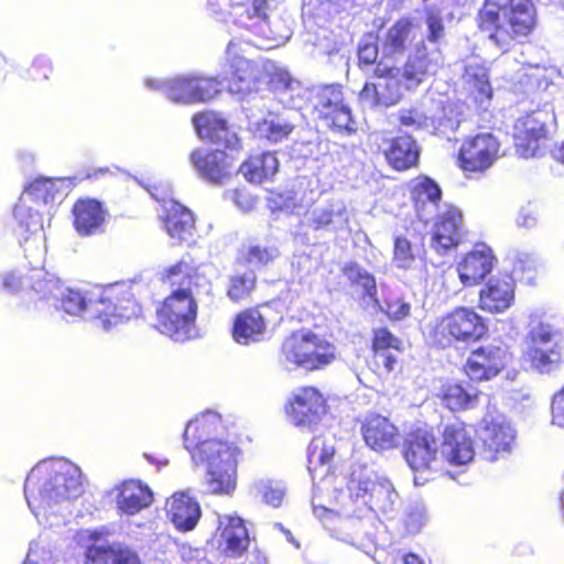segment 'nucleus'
Here are the masks:
<instances>
[{"label":"nucleus","instance_id":"61","mask_svg":"<svg viewBox=\"0 0 564 564\" xmlns=\"http://www.w3.org/2000/svg\"><path fill=\"white\" fill-rule=\"evenodd\" d=\"M372 346L377 352L387 351V349L400 350L401 341L387 328H379L375 332Z\"/></svg>","mask_w":564,"mask_h":564},{"label":"nucleus","instance_id":"50","mask_svg":"<svg viewBox=\"0 0 564 564\" xmlns=\"http://www.w3.org/2000/svg\"><path fill=\"white\" fill-rule=\"evenodd\" d=\"M32 200L28 196L20 197L14 207L13 215L21 229V232L37 234L44 228L41 213L30 205Z\"/></svg>","mask_w":564,"mask_h":564},{"label":"nucleus","instance_id":"51","mask_svg":"<svg viewBox=\"0 0 564 564\" xmlns=\"http://www.w3.org/2000/svg\"><path fill=\"white\" fill-rule=\"evenodd\" d=\"M334 443L333 437L317 436L312 440L307 452V468L313 478L318 467H324L332 460L335 454Z\"/></svg>","mask_w":564,"mask_h":564},{"label":"nucleus","instance_id":"18","mask_svg":"<svg viewBox=\"0 0 564 564\" xmlns=\"http://www.w3.org/2000/svg\"><path fill=\"white\" fill-rule=\"evenodd\" d=\"M500 143L488 132L467 138L459 150V166L466 172H485L498 159Z\"/></svg>","mask_w":564,"mask_h":564},{"label":"nucleus","instance_id":"27","mask_svg":"<svg viewBox=\"0 0 564 564\" xmlns=\"http://www.w3.org/2000/svg\"><path fill=\"white\" fill-rule=\"evenodd\" d=\"M514 301V281L511 276H492L479 291V307L491 314L507 311Z\"/></svg>","mask_w":564,"mask_h":564},{"label":"nucleus","instance_id":"16","mask_svg":"<svg viewBox=\"0 0 564 564\" xmlns=\"http://www.w3.org/2000/svg\"><path fill=\"white\" fill-rule=\"evenodd\" d=\"M441 447L433 433L427 430L420 429L413 434L406 443L404 457L408 465L414 473V484L416 486L424 485L429 477L424 476L435 468Z\"/></svg>","mask_w":564,"mask_h":564},{"label":"nucleus","instance_id":"60","mask_svg":"<svg viewBox=\"0 0 564 564\" xmlns=\"http://www.w3.org/2000/svg\"><path fill=\"white\" fill-rule=\"evenodd\" d=\"M513 262V274L520 278H527L530 280L532 278V273L535 271L536 268V260L535 258L527 252H517L512 257Z\"/></svg>","mask_w":564,"mask_h":564},{"label":"nucleus","instance_id":"13","mask_svg":"<svg viewBox=\"0 0 564 564\" xmlns=\"http://www.w3.org/2000/svg\"><path fill=\"white\" fill-rule=\"evenodd\" d=\"M313 104L318 117L328 128L345 134L356 132L357 123L350 108L344 102V95L338 86L328 85L318 88Z\"/></svg>","mask_w":564,"mask_h":564},{"label":"nucleus","instance_id":"4","mask_svg":"<svg viewBox=\"0 0 564 564\" xmlns=\"http://www.w3.org/2000/svg\"><path fill=\"white\" fill-rule=\"evenodd\" d=\"M478 19L489 41L507 50L514 36L527 35L533 29V6L530 0H486Z\"/></svg>","mask_w":564,"mask_h":564},{"label":"nucleus","instance_id":"5","mask_svg":"<svg viewBox=\"0 0 564 564\" xmlns=\"http://www.w3.org/2000/svg\"><path fill=\"white\" fill-rule=\"evenodd\" d=\"M227 59L230 68L228 89L231 94L246 96L268 84L274 90H294L299 86L291 74L272 61H250L237 53V45L230 42L227 46Z\"/></svg>","mask_w":564,"mask_h":564},{"label":"nucleus","instance_id":"40","mask_svg":"<svg viewBox=\"0 0 564 564\" xmlns=\"http://www.w3.org/2000/svg\"><path fill=\"white\" fill-rule=\"evenodd\" d=\"M72 185L70 178H47L34 180L23 192L32 202H42L44 205L62 199Z\"/></svg>","mask_w":564,"mask_h":564},{"label":"nucleus","instance_id":"6","mask_svg":"<svg viewBox=\"0 0 564 564\" xmlns=\"http://www.w3.org/2000/svg\"><path fill=\"white\" fill-rule=\"evenodd\" d=\"M232 14L237 23L253 33L267 48L286 43L292 35L289 22L283 19L275 0H234Z\"/></svg>","mask_w":564,"mask_h":564},{"label":"nucleus","instance_id":"56","mask_svg":"<svg viewBox=\"0 0 564 564\" xmlns=\"http://www.w3.org/2000/svg\"><path fill=\"white\" fill-rule=\"evenodd\" d=\"M564 346L556 347H535L532 349V365L540 372H550L561 361Z\"/></svg>","mask_w":564,"mask_h":564},{"label":"nucleus","instance_id":"28","mask_svg":"<svg viewBox=\"0 0 564 564\" xmlns=\"http://www.w3.org/2000/svg\"><path fill=\"white\" fill-rule=\"evenodd\" d=\"M193 123L198 137L229 150H238L240 140L236 132L230 131L226 120L215 112H203L194 116Z\"/></svg>","mask_w":564,"mask_h":564},{"label":"nucleus","instance_id":"8","mask_svg":"<svg viewBox=\"0 0 564 564\" xmlns=\"http://www.w3.org/2000/svg\"><path fill=\"white\" fill-rule=\"evenodd\" d=\"M165 279L173 288L170 296L161 304V307H170L182 317L181 321H196L197 301L208 296L212 292V283L207 276L192 263L181 260L165 270Z\"/></svg>","mask_w":564,"mask_h":564},{"label":"nucleus","instance_id":"43","mask_svg":"<svg viewBox=\"0 0 564 564\" xmlns=\"http://www.w3.org/2000/svg\"><path fill=\"white\" fill-rule=\"evenodd\" d=\"M463 79L475 102L478 104L480 108L486 109L492 97V88L489 83L487 69L478 63H469L465 67Z\"/></svg>","mask_w":564,"mask_h":564},{"label":"nucleus","instance_id":"25","mask_svg":"<svg viewBox=\"0 0 564 564\" xmlns=\"http://www.w3.org/2000/svg\"><path fill=\"white\" fill-rule=\"evenodd\" d=\"M463 238V216L459 209L444 206L434 225L431 246L437 252L456 247Z\"/></svg>","mask_w":564,"mask_h":564},{"label":"nucleus","instance_id":"2","mask_svg":"<svg viewBox=\"0 0 564 564\" xmlns=\"http://www.w3.org/2000/svg\"><path fill=\"white\" fill-rule=\"evenodd\" d=\"M68 315L80 316L105 330L131 319L141 308L122 285L95 286L85 292L63 286L53 304Z\"/></svg>","mask_w":564,"mask_h":564},{"label":"nucleus","instance_id":"29","mask_svg":"<svg viewBox=\"0 0 564 564\" xmlns=\"http://www.w3.org/2000/svg\"><path fill=\"white\" fill-rule=\"evenodd\" d=\"M196 172L212 183H223L231 174V158L224 151L197 149L191 154Z\"/></svg>","mask_w":564,"mask_h":564},{"label":"nucleus","instance_id":"22","mask_svg":"<svg viewBox=\"0 0 564 564\" xmlns=\"http://www.w3.org/2000/svg\"><path fill=\"white\" fill-rule=\"evenodd\" d=\"M508 362L505 348L488 345L474 350L467 359L465 371L475 381L489 380Z\"/></svg>","mask_w":564,"mask_h":564},{"label":"nucleus","instance_id":"20","mask_svg":"<svg viewBox=\"0 0 564 564\" xmlns=\"http://www.w3.org/2000/svg\"><path fill=\"white\" fill-rule=\"evenodd\" d=\"M551 119L547 111L538 110L519 118L514 124V145L522 158L536 155L539 141L546 135V123Z\"/></svg>","mask_w":564,"mask_h":564},{"label":"nucleus","instance_id":"63","mask_svg":"<svg viewBox=\"0 0 564 564\" xmlns=\"http://www.w3.org/2000/svg\"><path fill=\"white\" fill-rule=\"evenodd\" d=\"M386 306V314L392 321H402L411 312V304L402 299L390 300Z\"/></svg>","mask_w":564,"mask_h":564},{"label":"nucleus","instance_id":"47","mask_svg":"<svg viewBox=\"0 0 564 564\" xmlns=\"http://www.w3.org/2000/svg\"><path fill=\"white\" fill-rule=\"evenodd\" d=\"M529 318V336L533 348L563 346L560 330L554 328L550 323L543 322L539 312L531 313Z\"/></svg>","mask_w":564,"mask_h":564},{"label":"nucleus","instance_id":"52","mask_svg":"<svg viewBox=\"0 0 564 564\" xmlns=\"http://www.w3.org/2000/svg\"><path fill=\"white\" fill-rule=\"evenodd\" d=\"M442 400L451 411L471 409L478 403V392L474 388L448 384L443 389Z\"/></svg>","mask_w":564,"mask_h":564},{"label":"nucleus","instance_id":"21","mask_svg":"<svg viewBox=\"0 0 564 564\" xmlns=\"http://www.w3.org/2000/svg\"><path fill=\"white\" fill-rule=\"evenodd\" d=\"M440 455L451 465L463 466L473 462L474 442L463 423H454L445 427Z\"/></svg>","mask_w":564,"mask_h":564},{"label":"nucleus","instance_id":"23","mask_svg":"<svg viewBox=\"0 0 564 564\" xmlns=\"http://www.w3.org/2000/svg\"><path fill=\"white\" fill-rule=\"evenodd\" d=\"M361 434L366 445L378 453L397 448L401 443L399 429L388 417L380 414L365 419Z\"/></svg>","mask_w":564,"mask_h":564},{"label":"nucleus","instance_id":"54","mask_svg":"<svg viewBox=\"0 0 564 564\" xmlns=\"http://www.w3.org/2000/svg\"><path fill=\"white\" fill-rule=\"evenodd\" d=\"M257 278L253 271L237 272L229 278L227 296L232 302H241L251 295L256 289Z\"/></svg>","mask_w":564,"mask_h":564},{"label":"nucleus","instance_id":"62","mask_svg":"<svg viewBox=\"0 0 564 564\" xmlns=\"http://www.w3.org/2000/svg\"><path fill=\"white\" fill-rule=\"evenodd\" d=\"M427 39L430 42L436 43L444 35V26L442 23L441 11L430 9L427 13Z\"/></svg>","mask_w":564,"mask_h":564},{"label":"nucleus","instance_id":"34","mask_svg":"<svg viewBox=\"0 0 564 564\" xmlns=\"http://www.w3.org/2000/svg\"><path fill=\"white\" fill-rule=\"evenodd\" d=\"M74 227L80 236L98 234L105 223L106 210L91 198L78 199L73 207Z\"/></svg>","mask_w":564,"mask_h":564},{"label":"nucleus","instance_id":"38","mask_svg":"<svg viewBox=\"0 0 564 564\" xmlns=\"http://www.w3.org/2000/svg\"><path fill=\"white\" fill-rule=\"evenodd\" d=\"M194 216L183 205L171 202L166 207L164 226L171 238L180 242L191 243L194 240Z\"/></svg>","mask_w":564,"mask_h":564},{"label":"nucleus","instance_id":"46","mask_svg":"<svg viewBox=\"0 0 564 564\" xmlns=\"http://www.w3.org/2000/svg\"><path fill=\"white\" fill-rule=\"evenodd\" d=\"M415 37V26L409 19H400L387 32L383 52L392 55L402 53Z\"/></svg>","mask_w":564,"mask_h":564},{"label":"nucleus","instance_id":"33","mask_svg":"<svg viewBox=\"0 0 564 564\" xmlns=\"http://www.w3.org/2000/svg\"><path fill=\"white\" fill-rule=\"evenodd\" d=\"M399 120L403 127L412 129L421 128H453L454 123L446 118V110L443 100H440L434 108H427L423 104V108L402 109L399 112Z\"/></svg>","mask_w":564,"mask_h":564},{"label":"nucleus","instance_id":"24","mask_svg":"<svg viewBox=\"0 0 564 564\" xmlns=\"http://www.w3.org/2000/svg\"><path fill=\"white\" fill-rule=\"evenodd\" d=\"M410 196L419 219L430 223L440 213L442 191L440 186L427 176H417L410 184Z\"/></svg>","mask_w":564,"mask_h":564},{"label":"nucleus","instance_id":"30","mask_svg":"<svg viewBox=\"0 0 564 564\" xmlns=\"http://www.w3.org/2000/svg\"><path fill=\"white\" fill-rule=\"evenodd\" d=\"M270 308L268 306L245 310L234 324V339L242 345L257 343L265 337Z\"/></svg>","mask_w":564,"mask_h":564},{"label":"nucleus","instance_id":"1","mask_svg":"<svg viewBox=\"0 0 564 564\" xmlns=\"http://www.w3.org/2000/svg\"><path fill=\"white\" fill-rule=\"evenodd\" d=\"M84 492L82 471L67 459H50L32 468L24 484L28 505L41 525L57 529L72 518Z\"/></svg>","mask_w":564,"mask_h":564},{"label":"nucleus","instance_id":"53","mask_svg":"<svg viewBox=\"0 0 564 564\" xmlns=\"http://www.w3.org/2000/svg\"><path fill=\"white\" fill-rule=\"evenodd\" d=\"M251 491L265 505L279 508L286 495V486L282 480L261 478L252 484Z\"/></svg>","mask_w":564,"mask_h":564},{"label":"nucleus","instance_id":"11","mask_svg":"<svg viewBox=\"0 0 564 564\" xmlns=\"http://www.w3.org/2000/svg\"><path fill=\"white\" fill-rule=\"evenodd\" d=\"M149 89L162 93L173 102L196 104L214 98L221 89L217 78L182 76L171 79L148 78Z\"/></svg>","mask_w":564,"mask_h":564},{"label":"nucleus","instance_id":"55","mask_svg":"<svg viewBox=\"0 0 564 564\" xmlns=\"http://www.w3.org/2000/svg\"><path fill=\"white\" fill-rule=\"evenodd\" d=\"M268 207L273 213L285 214H300L305 208L303 197L294 191L271 193L268 197Z\"/></svg>","mask_w":564,"mask_h":564},{"label":"nucleus","instance_id":"57","mask_svg":"<svg viewBox=\"0 0 564 564\" xmlns=\"http://www.w3.org/2000/svg\"><path fill=\"white\" fill-rule=\"evenodd\" d=\"M344 275L351 282L360 285L368 297L375 299L377 285L375 278L355 262L346 263L343 268Z\"/></svg>","mask_w":564,"mask_h":564},{"label":"nucleus","instance_id":"14","mask_svg":"<svg viewBox=\"0 0 564 564\" xmlns=\"http://www.w3.org/2000/svg\"><path fill=\"white\" fill-rule=\"evenodd\" d=\"M76 541L85 549L86 564H141L139 555L131 549L108 543L96 530H82Z\"/></svg>","mask_w":564,"mask_h":564},{"label":"nucleus","instance_id":"7","mask_svg":"<svg viewBox=\"0 0 564 564\" xmlns=\"http://www.w3.org/2000/svg\"><path fill=\"white\" fill-rule=\"evenodd\" d=\"M191 456L196 465L206 467L205 485L210 494L232 495L237 487L238 446L207 438Z\"/></svg>","mask_w":564,"mask_h":564},{"label":"nucleus","instance_id":"17","mask_svg":"<svg viewBox=\"0 0 564 564\" xmlns=\"http://www.w3.org/2000/svg\"><path fill=\"white\" fill-rule=\"evenodd\" d=\"M335 500L338 508L318 503L314 496L312 500L313 512L324 523L325 528L330 531L333 536L357 546V539L361 528L360 519L364 516L356 513L347 514L343 511L340 491L335 497Z\"/></svg>","mask_w":564,"mask_h":564},{"label":"nucleus","instance_id":"10","mask_svg":"<svg viewBox=\"0 0 564 564\" xmlns=\"http://www.w3.org/2000/svg\"><path fill=\"white\" fill-rule=\"evenodd\" d=\"M430 336L440 346L454 341H475L481 338L487 327L482 318L473 310L457 307L430 324Z\"/></svg>","mask_w":564,"mask_h":564},{"label":"nucleus","instance_id":"32","mask_svg":"<svg viewBox=\"0 0 564 564\" xmlns=\"http://www.w3.org/2000/svg\"><path fill=\"white\" fill-rule=\"evenodd\" d=\"M219 546L227 556L241 555L249 545V534L240 517L224 514L218 518Z\"/></svg>","mask_w":564,"mask_h":564},{"label":"nucleus","instance_id":"41","mask_svg":"<svg viewBox=\"0 0 564 564\" xmlns=\"http://www.w3.org/2000/svg\"><path fill=\"white\" fill-rule=\"evenodd\" d=\"M156 327L175 341H184L195 336V323L191 321H181L178 314H175L170 307H159L156 311Z\"/></svg>","mask_w":564,"mask_h":564},{"label":"nucleus","instance_id":"35","mask_svg":"<svg viewBox=\"0 0 564 564\" xmlns=\"http://www.w3.org/2000/svg\"><path fill=\"white\" fill-rule=\"evenodd\" d=\"M118 509L129 516L140 512L152 503V491L138 480H126L117 488Z\"/></svg>","mask_w":564,"mask_h":564},{"label":"nucleus","instance_id":"42","mask_svg":"<svg viewBox=\"0 0 564 564\" xmlns=\"http://www.w3.org/2000/svg\"><path fill=\"white\" fill-rule=\"evenodd\" d=\"M383 153L395 170H406L415 165L419 160L416 142L410 135L392 139Z\"/></svg>","mask_w":564,"mask_h":564},{"label":"nucleus","instance_id":"45","mask_svg":"<svg viewBox=\"0 0 564 564\" xmlns=\"http://www.w3.org/2000/svg\"><path fill=\"white\" fill-rule=\"evenodd\" d=\"M295 124L290 118L289 112L274 113L269 112L257 124V133L260 138L271 142H281L293 131Z\"/></svg>","mask_w":564,"mask_h":564},{"label":"nucleus","instance_id":"15","mask_svg":"<svg viewBox=\"0 0 564 564\" xmlns=\"http://www.w3.org/2000/svg\"><path fill=\"white\" fill-rule=\"evenodd\" d=\"M477 435L488 460H496L512 451L517 432L501 414L488 413L480 421Z\"/></svg>","mask_w":564,"mask_h":564},{"label":"nucleus","instance_id":"37","mask_svg":"<svg viewBox=\"0 0 564 564\" xmlns=\"http://www.w3.org/2000/svg\"><path fill=\"white\" fill-rule=\"evenodd\" d=\"M167 508L171 521L181 531L193 530L200 518L199 505L185 492L173 495Z\"/></svg>","mask_w":564,"mask_h":564},{"label":"nucleus","instance_id":"49","mask_svg":"<svg viewBox=\"0 0 564 564\" xmlns=\"http://www.w3.org/2000/svg\"><path fill=\"white\" fill-rule=\"evenodd\" d=\"M315 228L335 225L343 227L348 221L347 208L341 200H332L326 205L315 208L310 218Z\"/></svg>","mask_w":564,"mask_h":564},{"label":"nucleus","instance_id":"12","mask_svg":"<svg viewBox=\"0 0 564 564\" xmlns=\"http://www.w3.org/2000/svg\"><path fill=\"white\" fill-rule=\"evenodd\" d=\"M376 82L366 83L360 91L364 106L375 108L395 105L402 96L404 80L402 70L388 63L379 62L375 68Z\"/></svg>","mask_w":564,"mask_h":564},{"label":"nucleus","instance_id":"9","mask_svg":"<svg viewBox=\"0 0 564 564\" xmlns=\"http://www.w3.org/2000/svg\"><path fill=\"white\" fill-rule=\"evenodd\" d=\"M335 358V346L310 330L296 332L282 344L281 360L289 370H316L332 364Z\"/></svg>","mask_w":564,"mask_h":564},{"label":"nucleus","instance_id":"26","mask_svg":"<svg viewBox=\"0 0 564 564\" xmlns=\"http://www.w3.org/2000/svg\"><path fill=\"white\" fill-rule=\"evenodd\" d=\"M442 65L443 56L438 48L427 52L424 45L417 47L402 70L404 88L409 90L416 88L425 76L435 74Z\"/></svg>","mask_w":564,"mask_h":564},{"label":"nucleus","instance_id":"19","mask_svg":"<svg viewBox=\"0 0 564 564\" xmlns=\"http://www.w3.org/2000/svg\"><path fill=\"white\" fill-rule=\"evenodd\" d=\"M326 414L325 399L322 393L313 387H303L295 391L288 415L295 426L312 430Z\"/></svg>","mask_w":564,"mask_h":564},{"label":"nucleus","instance_id":"64","mask_svg":"<svg viewBox=\"0 0 564 564\" xmlns=\"http://www.w3.org/2000/svg\"><path fill=\"white\" fill-rule=\"evenodd\" d=\"M552 422L555 425L564 426V388L553 397Z\"/></svg>","mask_w":564,"mask_h":564},{"label":"nucleus","instance_id":"31","mask_svg":"<svg viewBox=\"0 0 564 564\" xmlns=\"http://www.w3.org/2000/svg\"><path fill=\"white\" fill-rule=\"evenodd\" d=\"M495 257L485 243L475 246L457 264L460 282L465 286L479 283L492 270Z\"/></svg>","mask_w":564,"mask_h":564},{"label":"nucleus","instance_id":"3","mask_svg":"<svg viewBox=\"0 0 564 564\" xmlns=\"http://www.w3.org/2000/svg\"><path fill=\"white\" fill-rule=\"evenodd\" d=\"M343 511L366 516L369 511L390 514L399 506V495L392 482L378 473L354 470L345 490H340Z\"/></svg>","mask_w":564,"mask_h":564},{"label":"nucleus","instance_id":"59","mask_svg":"<svg viewBox=\"0 0 564 564\" xmlns=\"http://www.w3.org/2000/svg\"><path fill=\"white\" fill-rule=\"evenodd\" d=\"M279 252L275 248L251 246L248 248L246 258L249 264L261 267L276 258Z\"/></svg>","mask_w":564,"mask_h":564},{"label":"nucleus","instance_id":"44","mask_svg":"<svg viewBox=\"0 0 564 564\" xmlns=\"http://www.w3.org/2000/svg\"><path fill=\"white\" fill-rule=\"evenodd\" d=\"M279 169V161L274 153L264 152L251 156L240 166V172L251 183H262L270 180Z\"/></svg>","mask_w":564,"mask_h":564},{"label":"nucleus","instance_id":"36","mask_svg":"<svg viewBox=\"0 0 564 564\" xmlns=\"http://www.w3.org/2000/svg\"><path fill=\"white\" fill-rule=\"evenodd\" d=\"M220 415L216 412L208 411L195 420L191 421L184 432V445L191 454L196 451L205 440H215L213 437L221 429Z\"/></svg>","mask_w":564,"mask_h":564},{"label":"nucleus","instance_id":"48","mask_svg":"<svg viewBox=\"0 0 564 564\" xmlns=\"http://www.w3.org/2000/svg\"><path fill=\"white\" fill-rule=\"evenodd\" d=\"M30 288L39 294L42 300L53 304L54 300L58 299L59 291H63V285L59 280L45 271L44 269H32L28 275Z\"/></svg>","mask_w":564,"mask_h":564},{"label":"nucleus","instance_id":"58","mask_svg":"<svg viewBox=\"0 0 564 564\" xmlns=\"http://www.w3.org/2000/svg\"><path fill=\"white\" fill-rule=\"evenodd\" d=\"M420 248L414 247L411 242L403 238L397 237L394 239V249H393V263L397 268L400 269H410L415 261L416 254H419Z\"/></svg>","mask_w":564,"mask_h":564},{"label":"nucleus","instance_id":"39","mask_svg":"<svg viewBox=\"0 0 564 564\" xmlns=\"http://www.w3.org/2000/svg\"><path fill=\"white\" fill-rule=\"evenodd\" d=\"M349 0H303L302 14L305 22L312 21L321 29L346 11Z\"/></svg>","mask_w":564,"mask_h":564}]
</instances>
